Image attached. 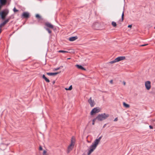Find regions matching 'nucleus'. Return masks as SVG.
Returning <instances> with one entry per match:
<instances>
[{"label":"nucleus","instance_id":"f257e3e1","mask_svg":"<svg viewBox=\"0 0 155 155\" xmlns=\"http://www.w3.org/2000/svg\"><path fill=\"white\" fill-rule=\"evenodd\" d=\"M102 137V136L99 137L98 138L96 139L92 143V144L90 146L89 148L88 149L87 154L90 155L95 150L97 145L99 144L101 139Z\"/></svg>","mask_w":155,"mask_h":155},{"label":"nucleus","instance_id":"f03ea898","mask_svg":"<svg viewBox=\"0 0 155 155\" xmlns=\"http://www.w3.org/2000/svg\"><path fill=\"white\" fill-rule=\"evenodd\" d=\"M109 117V115L105 113L99 114L96 117V118L99 121H102L106 119Z\"/></svg>","mask_w":155,"mask_h":155},{"label":"nucleus","instance_id":"7ed1b4c3","mask_svg":"<svg viewBox=\"0 0 155 155\" xmlns=\"http://www.w3.org/2000/svg\"><path fill=\"white\" fill-rule=\"evenodd\" d=\"M9 10L7 9H5L0 13V15L1 16V18L2 20H4L6 16L8 15L9 13Z\"/></svg>","mask_w":155,"mask_h":155},{"label":"nucleus","instance_id":"20e7f679","mask_svg":"<svg viewBox=\"0 0 155 155\" xmlns=\"http://www.w3.org/2000/svg\"><path fill=\"white\" fill-rule=\"evenodd\" d=\"M100 111V108L98 107H96L94 108L91 111V114L92 115L94 114L97 113L99 112Z\"/></svg>","mask_w":155,"mask_h":155},{"label":"nucleus","instance_id":"39448f33","mask_svg":"<svg viewBox=\"0 0 155 155\" xmlns=\"http://www.w3.org/2000/svg\"><path fill=\"white\" fill-rule=\"evenodd\" d=\"M88 102L90 104L91 107H93L95 104V103L93 100L92 99L91 97H90L88 100Z\"/></svg>","mask_w":155,"mask_h":155},{"label":"nucleus","instance_id":"423d86ee","mask_svg":"<svg viewBox=\"0 0 155 155\" xmlns=\"http://www.w3.org/2000/svg\"><path fill=\"white\" fill-rule=\"evenodd\" d=\"M10 19V17H9L3 22L0 24V28H2V26L5 25L7 23H8Z\"/></svg>","mask_w":155,"mask_h":155},{"label":"nucleus","instance_id":"0eeeda50","mask_svg":"<svg viewBox=\"0 0 155 155\" xmlns=\"http://www.w3.org/2000/svg\"><path fill=\"white\" fill-rule=\"evenodd\" d=\"M145 86L147 90H149L151 87L150 82L149 81H147L145 82Z\"/></svg>","mask_w":155,"mask_h":155},{"label":"nucleus","instance_id":"6e6552de","mask_svg":"<svg viewBox=\"0 0 155 155\" xmlns=\"http://www.w3.org/2000/svg\"><path fill=\"white\" fill-rule=\"evenodd\" d=\"M125 58L124 56H120L115 58V61H116L117 62H118L125 59Z\"/></svg>","mask_w":155,"mask_h":155},{"label":"nucleus","instance_id":"1a4fd4ad","mask_svg":"<svg viewBox=\"0 0 155 155\" xmlns=\"http://www.w3.org/2000/svg\"><path fill=\"white\" fill-rule=\"evenodd\" d=\"M74 145L70 144L68 148V153H69L73 148Z\"/></svg>","mask_w":155,"mask_h":155},{"label":"nucleus","instance_id":"9d476101","mask_svg":"<svg viewBox=\"0 0 155 155\" xmlns=\"http://www.w3.org/2000/svg\"><path fill=\"white\" fill-rule=\"evenodd\" d=\"M22 16L24 18H28L29 16V14L27 12H24L23 13Z\"/></svg>","mask_w":155,"mask_h":155},{"label":"nucleus","instance_id":"9b49d317","mask_svg":"<svg viewBox=\"0 0 155 155\" xmlns=\"http://www.w3.org/2000/svg\"><path fill=\"white\" fill-rule=\"evenodd\" d=\"M45 25L47 27L50 28H53V26L52 25H51L50 23L49 22H46L45 23Z\"/></svg>","mask_w":155,"mask_h":155},{"label":"nucleus","instance_id":"f8f14e48","mask_svg":"<svg viewBox=\"0 0 155 155\" xmlns=\"http://www.w3.org/2000/svg\"><path fill=\"white\" fill-rule=\"evenodd\" d=\"M78 38L77 36H74L70 37L69 38V40L71 41H74L77 39Z\"/></svg>","mask_w":155,"mask_h":155},{"label":"nucleus","instance_id":"ddd939ff","mask_svg":"<svg viewBox=\"0 0 155 155\" xmlns=\"http://www.w3.org/2000/svg\"><path fill=\"white\" fill-rule=\"evenodd\" d=\"M75 66L78 69H81L83 70H86V69L81 65L76 64Z\"/></svg>","mask_w":155,"mask_h":155},{"label":"nucleus","instance_id":"4468645a","mask_svg":"<svg viewBox=\"0 0 155 155\" xmlns=\"http://www.w3.org/2000/svg\"><path fill=\"white\" fill-rule=\"evenodd\" d=\"M58 74V72L56 73H47V74L49 76H54L57 75Z\"/></svg>","mask_w":155,"mask_h":155},{"label":"nucleus","instance_id":"2eb2a0df","mask_svg":"<svg viewBox=\"0 0 155 155\" xmlns=\"http://www.w3.org/2000/svg\"><path fill=\"white\" fill-rule=\"evenodd\" d=\"M75 141V139L74 137H72L71 138V144H72L74 145V143Z\"/></svg>","mask_w":155,"mask_h":155},{"label":"nucleus","instance_id":"dca6fc26","mask_svg":"<svg viewBox=\"0 0 155 155\" xmlns=\"http://www.w3.org/2000/svg\"><path fill=\"white\" fill-rule=\"evenodd\" d=\"M42 78L45 80L46 82H50L49 80L45 77L44 74L42 75Z\"/></svg>","mask_w":155,"mask_h":155},{"label":"nucleus","instance_id":"f3484780","mask_svg":"<svg viewBox=\"0 0 155 155\" xmlns=\"http://www.w3.org/2000/svg\"><path fill=\"white\" fill-rule=\"evenodd\" d=\"M123 106L126 108H129L130 107V105L126 103L125 102L123 103Z\"/></svg>","mask_w":155,"mask_h":155},{"label":"nucleus","instance_id":"a211bd4d","mask_svg":"<svg viewBox=\"0 0 155 155\" xmlns=\"http://www.w3.org/2000/svg\"><path fill=\"white\" fill-rule=\"evenodd\" d=\"M36 17L40 20L41 19V17L38 14L36 15Z\"/></svg>","mask_w":155,"mask_h":155},{"label":"nucleus","instance_id":"6ab92c4d","mask_svg":"<svg viewBox=\"0 0 155 155\" xmlns=\"http://www.w3.org/2000/svg\"><path fill=\"white\" fill-rule=\"evenodd\" d=\"M45 29L49 34H51V30H50L49 28H46Z\"/></svg>","mask_w":155,"mask_h":155},{"label":"nucleus","instance_id":"aec40b11","mask_svg":"<svg viewBox=\"0 0 155 155\" xmlns=\"http://www.w3.org/2000/svg\"><path fill=\"white\" fill-rule=\"evenodd\" d=\"M58 52H60V53H63L68 52V51H63V50H59L58 51Z\"/></svg>","mask_w":155,"mask_h":155},{"label":"nucleus","instance_id":"412c9836","mask_svg":"<svg viewBox=\"0 0 155 155\" xmlns=\"http://www.w3.org/2000/svg\"><path fill=\"white\" fill-rule=\"evenodd\" d=\"M112 24L114 27H116L117 25L116 23L114 21L112 22Z\"/></svg>","mask_w":155,"mask_h":155},{"label":"nucleus","instance_id":"4be33fe9","mask_svg":"<svg viewBox=\"0 0 155 155\" xmlns=\"http://www.w3.org/2000/svg\"><path fill=\"white\" fill-rule=\"evenodd\" d=\"M116 62H117V61H115V59L114 60L110 62V63L112 64H113V63H115Z\"/></svg>","mask_w":155,"mask_h":155},{"label":"nucleus","instance_id":"5701e85b","mask_svg":"<svg viewBox=\"0 0 155 155\" xmlns=\"http://www.w3.org/2000/svg\"><path fill=\"white\" fill-rule=\"evenodd\" d=\"M124 16V11H123V13H122V16H121V19H122V21H123V20Z\"/></svg>","mask_w":155,"mask_h":155},{"label":"nucleus","instance_id":"b1692460","mask_svg":"<svg viewBox=\"0 0 155 155\" xmlns=\"http://www.w3.org/2000/svg\"><path fill=\"white\" fill-rule=\"evenodd\" d=\"M13 10L15 12H17L18 11V10L16 9L15 8V7L14 8Z\"/></svg>","mask_w":155,"mask_h":155},{"label":"nucleus","instance_id":"393cba45","mask_svg":"<svg viewBox=\"0 0 155 155\" xmlns=\"http://www.w3.org/2000/svg\"><path fill=\"white\" fill-rule=\"evenodd\" d=\"M96 119H97V118H96V117L95 118V119H94L93 120V121H92V122H93V123H92V124H93V125H94V122H95V120H96Z\"/></svg>","mask_w":155,"mask_h":155},{"label":"nucleus","instance_id":"a878e982","mask_svg":"<svg viewBox=\"0 0 155 155\" xmlns=\"http://www.w3.org/2000/svg\"><path fill=\"white\" fill-rule=\"evenodd\" d=\"M72 85L70 86L68 88V89L69 90H71L72 89Z\"/></svg>","mask_w":155,"mask_h":155},{"label":"nucleus","instance_id":"bb28decb","mask_svg":"<svg viewBox=\"0 0 155 155\" xmlns=\"http://www.w3.org/2000/svg\"><path fill=\"white\" fill-rule=\"evenodd\" d=\"M39 150H42V148L41 146H40L39 147Z\"/></svg>","mask_w":155,"mask_h":155},{"label":"nucleus","instance_id":"cd10ccee","mask_svg":"<svg viewBox=\"0 0 155 155\" xmlns=\"http://www.w3.org/2000/svg\"><path fill=\"white\" fill-rule=\"evenodd\" d=\"M60 69V67H59V68H55L54 69L55 71H57V70L59 69Z\"/></svg>","mask_w":155,"mask_h":155},{"label":"nucleus","instance_id":"c85d7f7f","mask_svg":"<svg viewBox=\"0 0 155 155\" xmlns=\"http://www.w3.org/2000/svg\"><path fill=\"white\" fill-rule=\"evenodd\" d=\"M118 120V118L117 117L114 120V121H117Z\"/></svg>","mask_w":155,"mask_h":155},{"label":"nucleus","instance_id":"c756f323","mask_svg":"<svg viewBox=\"0 0 155 155\" xmlns=\"http://www.w3.org/2000/svg\"><path fill=\"white\" fill-rule=\"evenodd\" d=\"M147 45V44H143V45H141L140 46H144Z\"/></svg>","mask_w":155,"mask_h":155},{"label":"nucleus","instance_id":"7c9ffc66","mask_svg":"<svg viewBox=\"0 0 155 155\" xmlns=\"http://www.w3.org/2000/svg\"><path fill=\"white\" fill-rule=\"evenodd\" d=\"M132 26V25H129L128 26V28H131Z\"/></svg>","mask_w":155,"mask_h":155},{"label":"nucleus","instance_id":"2f4dec72","mask_svg":"<svg viewBox=\"0 0 155 155\" xmlns=\"http://www.w3.org/2000/svg\"><path fill=\"white\" fill-rule=\"evenodd\" d=\"M149 127L150 129H152L153 128V127L151 125L149 126Z\"/></svg>","mask_w":155,"mask_h":155},{"label":"nucleus","instance_id":"473e14b6","mask_svg":"<svg viewBox=\"0 0 155 155\" xmlns=\"http://www.w3.org/2000/svg\"><path fill=\"white\" fill-rule=\"evenodd\" d=\"M113 81L112 80H111L110 81V83L111 84H113Z\"/></svg>","mask_w":155,"mask_h":155},{"label":"nucleus","instance_id":"72a5a7b5","mask_svg":"<svg viewBox=\"0 0 155 155\" xmlns=\"http://www.w3.org/2000/svg\"><path fill=\"white\" fill-rule=\"evenodd\" d=\"M123 83H124V85H125L126 83H125V82H123Z\"/></svg>","mask_w":155,"mask_h":155},{"label":"nucleus","instance_id":"f704fd0d","mask_svg":"<svg viewBox=\"0 0 155 155\" xmlns=\"http://www.w3.org/2000/svg\"><path fill=\"white\" fill-rule=\"evenodd\" d=\"M106 125V124H105L103 126V127H104Z\"/></svg>","mask_w":155,"mask_h":155},{"label":"nucleus","instance_id":"c9c22d12","mask_svg":"<svg viewBox=\"0 0 155 155\" xmlns=\"http://www.w3.org/2000/svg\"><path fill=\"white\" fill-rule=\"evenodd\" d=\"M65 89L67 90H68V88H66Z\"/></svg>","mask_w":155,"mask_h":155},{"label":"nucleus","instance_id":"e433bc0d","mask_svg":"<svg viewBox=\"0 0 155 155\" xmlns=\"http://www.w3.org/2000/svg\"><path fill=\"white\" fill-rule=\"evenodd\" d=\"M82 155H85L84 154H83Z\"/></svg>","mask_w":155,"mask_h":155},{"label":"nucleus","instance_id":"4c0bfd02","mask_svg":"<svg viewBox=\"0 0 155 155\" xmlns=\"http://www.w3.org/2000/svg\"><path fill=\"white\" fill-rule=\"evenodd\" d=\"M70 58H68V59H70Z\"/></svg>","mask_w":155,"mask_h":155}]
</instances>
